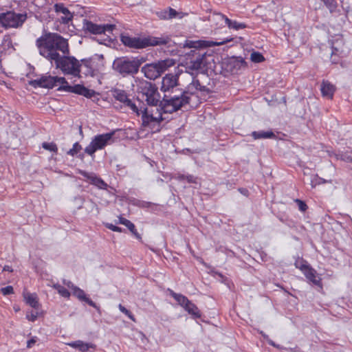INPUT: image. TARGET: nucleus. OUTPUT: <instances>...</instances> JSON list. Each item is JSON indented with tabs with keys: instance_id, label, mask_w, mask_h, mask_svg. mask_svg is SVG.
Instances as JSON below:
<instances>
[{
	"instance_id": "1",
	"label": "nucleus",
	"mask_w": 352,
	"mask_h": 352,
	"mask_svg": "<svg viewBox=\"0 0 352 352\" xmlns=\"http://www.w3.org/2000/svg\"><path fill=\"white\" fill-rule=\"evenodd\" d=\"M36 45L39 54L53 63V60L63 54H69V44L67 39L57 33H45L38 38Z\"/></svg>"
},
{
	"instance_id": "2",
	"label": "nucleus",
	"mask_w": 352,
	"mask_h": 352,
	"mask_svg": "<svg viewBox=\"0 0 352 352\" xmlns=\"http://www.w3.org/2000/svg\"><path fill=\"white\" fill-rule=\"evenodd\" d=\"M198 91L209 94L210 90L206 86L201 85L197 77H192L191 82L184 89L180 88L178 94L168 96L170 98L164 100L163 104L165 113H173L190 104L191 96Z\"/></svg>"
},
{
	"instance_id": "3",
	"label": "nucleus",
	"mask_w": 352,
	"mask_h": 352,
	"mask_svg": "<svg viewBox=\"0 0 352 352\" xmlns=\"http://www.w3.org/2000/svg\"><path fill=\"white\" fill-rule=\"evenodd\" d=\"M120 41L125 46L130 48L143 49L149 46L167 45L170 41V38L168 36L161 37L148 36L140 38L121 34Z\"/></svg>"
},
{
	"instance_id": "4",
	"label": "nucleus",
	"mask_w": 352,
	"mask_h": 352,
	"mask_svg": "<svg viewBox=\"0 0 352 352\" xmlns=\"http://www.w3.org/2000/svg\"><path fill=\"white\" fill-rule=\"evenodd\" d=\"M145 60L143 57H119L113 60L112 68L122 77L133 76L138 73L140 66Z\"/></svg>"
},
{
	"instance_id": "5",
	"label": "nucleus",
	"mask_w": 352,
	"mask_h": 352,
	"mask_svg": "<svg viewBox=\"0 0 352 352\" xmlns=\"http://www.w3.org/2000/svg\"><path fill=\"white\" fill-rule=\"evenodd\" d=\"M53 62L55 63L56 68L59 69L65 75L80 78L81 64L74 56L63 54Z\"/></svg>"
},
{
	"instance_id": "6",
	"label": "nucleus",
	"mask_w": 352,
	"mask_h": 352,
	"mask_svg": "<svg viewBox=\"0 0 352 352\" xmlns=\"http://www.w3.org/2000/svg\"><path fill=\"white\" fill-rule=\"evenodd\" d=\"M137 92L142 95L149 106H157L160 104V94L157 86L147 80H140L137 84Z\"/></svg>"
},
{
	"instance_id": "7",
	"label": "nucleus",
	"mask_w": 352,
	"mask_h": 352,
	"mask_svg": "<svg viewBox=\"0 0 352 352\" xmlns=\"http://www.w3.org/2000/svg\"><path fill=\"white\" fill-rule=\"evenodd\" d=\"M179 74L169 73L166 74L162 80L161 91L164 93V97L160 102V107L161 111L165 113L163 102L164 100L170 98L168 96L178 94L180 88L178 87Z\"/></svg>"
},
{
	"instance_id": "8",
	"label": "nucleus",
	"mask_w": 352,
	"mask_h": 352,
	"mask_svg": "<svg viewBox=\"0 0 352 352\" xmlns=\"http://www.w3.org/2000/svg\"><path fill=\"white\" fill-rule=\"evenodd\" d=\"M116 131L113 130L109 133H102L95 135L89 144L85 148V153L90 156L98 151L104 148L107 145L114 142L113 136Z\"/></svg>"
},
{
	"instance_id": "9",
	"label": "nucleus",
	"mask_w": 352,
	"mask_h": 352,
	"mask_svg": "<svg viewBox=\"0 0 352 352\" xmlns=\"http://www.w3.org/2000/svg\"><path fill=\"white\" fill-rule=\"evenodd\" d=\"M54 79L55 86L57 85V83L61 85L58 88V91L76 94L80 96H83L87 98H91L96 94V92L94 90L88 89L82 85L77 84L74 86L69 85L64 77L54 76Z\"/></svg>"
},
{
	"instance_id": "10",
	"label": "nucleus",
	"mask_w": 352,
	"mask_h": 352,
	"mask_svg": "<svg viewBox=\"0 0 352 352\" xmlns=\"http://www.w3.org/2000/svg\"><path fill=\"white\" fill-rule=\"evenodd\" d=\"M172 65H173L172 60H160L156 63L146 64L141 68V72L146 78L155 80L165 72Z\"/></svg>"
},
{
	"instance_id": "11",
	"label": "nucleus",
	"mask_w": 352,
	"mask_h": 352,
	"mask_svg": "<svg viewBox=\"0 0 352 352\" xmlns=\"http://www.w3.org/2000/svg\"><path fill=\"white\" fill-rule=\"evenodd\" d=\"M206 53L203 50L195 47L186 54L185 66L186 69L195 71L202 69L206 63Z\"/></svg>"
},
{
	"instance_id": "12",
	"label": "nucleus",
	"mask_w": 352,
	"mask_h": 352,
	"mask_svg": "<svg viewBox=\"0 0 352 352\" xmlns=\"http://www.w3.org/2000/svg\"><path fill=\"white\" fill-rule=\"evenodd\" d=\"M26 19V13H16L12 11H8L0 14V25L6 29L21 27Z\"/></svg>"
},
{
	"instance_id": "13",
	"label": "nucleus",
	"mask_w": 352,
	"mask_h": 352,
	"mask_svg": "<svg viewBox=\"0 0 352 352\" xmlns=\"http://www.w3.org/2000/svg\"><path fill=\"white\" fill-rule=\"evenodd\" d=\"M170 295L182 306L195 319L200 318L201 313L199 308L188 299V298L181 294H177L171 289H168Z\"/></svg>"
},
{
	"instance_id": "14",
	"label": "nucleus",
	"mask_w": 352,
	"mask_h": 352,
	"mask_svg": "<svg viewBox=\"0 0 352 352\" xmlns=\"http://www.w3.org/2000/svg\"><path fill=\"white\" fill-rule=\"evenodd\" d=\"M140 115L142 116V126L144 127H150L154 129L156 125H160V122L163 120L162 111L158 112V116H155L153 113L148 111V109L145 107H141L139 108Z\"/></svg>"
},
{
	"instance_id": "15",
	"label": "nucleus",
	"mask_w": 352,
	"mask_h": 352,
	"mask_svg": "<svg viewBox=\"0 0 352 352\" xmlns=\"http://www.w3.org/2000/svg\"><path fill=\"white\" fill-rule=\"evenodd\" d=\"M115 27V25L111 24L98 25L87 19H84L82 22V30L85 32H89L93 34L111 32Z\"/></svg>"
},
{
	"instance_id": "16",
	"label": "nucleus",
	"mask_w": 352,
	"mask_h": 352,
	"mask_svg": "<svg viewBox=\"0 0 352 352\" xmlns=\"http://www.w3.org/2000/svg\"><path fill=\"white\" fill-rule=\"evenodd\" d=\"M113 98L129 107L137 116H140L139 107L129 98L127 93L122 89H114L111 91Z\"/></svg>"
},
{
	"instance_id": "17",
	"label": "nucleus",
	"mask_w": 352,
	"mask_h": 352,
	"mask_svg": "<svg viewBox=\"0 0 352 352\" xmlns=\"http://www.w3.org/2000/svg\"><path fill=\"white\" fill-rule=\"evenodd\" d=\"M29 84L35 88L42 87L47 89H52L55 87V79L54 76H42L39 78L30 80L29 82Z\"/></svg>"
},
{
	"instance_id": "18",
	"label": "nucleus",
	"mask_w": 352,
	"mask_h": 352,
	"mask_svg": "<svg viewBox=\"0 0 352 352\" xmlns=\"http://www.w3.org/2000/svg\"><path fill=\"white\" fill-rule=\"evenodd\" d=\"M79 173L84 177L87 178L91 184L96 186L99 189L105 190L108 187V184L100 177H98L94 173H87L85 170H79Z\"/></svg>"
},
{
	"instance_id": "19",
	"label": "nucleus",
	"mask_w": 352,
	"mask_h": 352,
	"mask_svg": "<svg viewBox=\"0 0 352 352\" xmlns=\"http://www.w3.org/2000/svg\"><path fill=\"white\" fill-rule=\"evenodd\" d=\"M54 8L56 13H62L63 14V16L59 19V22L60 23L66 25L72 21L74 17L73 14L68 10L67 8L65 7L63 3H56Z\"/></svg>"
},
{
	"instance_id": "20",
	"label": "nucleus",
	"mask_w": 352,
	"mask_h": 352,
	"mask_svg": "<svg viewBox=\"0 0 352 352\" xmlns=\"http://www.w3.org/2000/svg\"><path fill=\"white\" fill-rule=\"evenodd\" d=\"M72 294L74 296H76L79 300L85 302L89 305L95 308L98 311H100V307L98 306L92 300L87 296L85 292L79 288L78 287H76L72 291Z\"/></svg>"
},
{
	"instance_id": "21",
	"label": "nucleus",
	"mask_w": 352,
	"mask_h": 352,
	"mask_svg": "<svg viewBox=\"0 0 352 352\" xmlns=\"http://www.w3.org/2000/svg\"><path fill=\"white\" fill-rule=\"evenodd\" d=\"M320 91L323 97L332 99L336 91V87L329 81L323 80L320 86Z\"/></svg>"
},
{
	"instance_id": "22",
	"label": "nucleus",
	"mask_w": 352,
	"mask_h": 352,
	"mask_svg": "<svg viewBox=\"0 0 352 352\" xmlns=\"http://www.w3.org/2000/svg\"><path fill=\"white\" fill-rule=\"evenodd\" d=\"M73 348L78 349L81 352H87L90 348L95 349L96 345L92 343H85L81 340L75 341L69 344Z\"/></svg>"
},
{
	"instance_id": "23",
	"label": "nucleus",
	"mask_w": 352,
	"mask_h": 352,
	"mask_svg": "<svg viewBox=\"0 0 352 352\" xmlns=\"http://www.w3.org/2000/svg\"><path fill=\"white\" fill-rule=\"evenodd\" d=\"M23 296L26 303L31 306L32 308L38 309L39 307L40 304L36 294L27 293L25 294Z\"/></svg>"
},
{
	"instance_id": "24",
	"label": "nucleus",
	"mask_w": 352,
	"mask_h": 352,
	"mask_svg": "<svg viewBox=\"0 0 352 352\" xmlns=\"http://www.w3.org/2000/svg\"><path fill=\"white\" fill-rule=\"evenodd\" d=\"M119 223L127 227L128 229L136 236L137 239H141L140 234L137 232L135 225L131 221L124 217H120Z\"/></svg>"
},
{
	"instance_id": "25",
	"label": "nucleus",
	"mask_w": 352,
	"mask_h": 352,
	"mask_svg": "<svg viewBox=\"0 0 352 352\" xmlns=\"http://www.w3.org/2000/svg\"><path fill=\"white\" fill-rule=\"evenodd\" d=\"M254 140L258 139H272L276 138L275 134L272 131H253L251 134Z\"/></svg>"
},
{
	"instance_id": "26",
	"label": "nucleus",
	"mask_w": 352,
	"mask_h": 352,
	"mask_svg": "<svg viewBox=\"0 0 352 352\" xmlns=\"http://www.w3.org/2000/svg\"><path fill=\"white\" fill-rule=\"evenodd\" d=\"M303 274L305 276V277L313 284H314L315 285H320V279H317L316 272L311 267L307 270V271H305Z\"/></svg>"
},
{
	"instance_id": "27",
	"label": "nucleus",
	"mask_w": 352,
	"mask_h": 352,
	"mask_svg": "<svg viewBox=\"0 0 352 352\" xmlns=\"http://www.w3.org/2000/svg\"><path fill=\"white\" fill-rule=\"evenodd\" d=\"M226 25H227L230 29H234L235 30L244 29L247 27L246 24L244 23H239L236 21H232L228 18L226 19Z\"/></svg>"
},
{
	"instance_id": "28",
	"label": "nucleus",
	"mask_w": 352,
	"mask_h": 352,
	"mask_svg": "<svg viewBox=\"0 0 352 352\" xmlns=\"http://www.w3.org/2000/svg\"><path fill=\"white\" fill-rule=\"evenodd\" d=\"M53 287L56 289L58 292V293L63 297L69 298L70 297V292L65 288L63 286L59 285V284H54L53 285Z\"/></svg>"
},
{
	"instance_id": "29",
	"label": "nucleus",
	"mask_w": 352,
	"mask_h": 352,
	"mask_svg": "<svg viewBox=\"0 0 352 352\" xmlns=\"http://www.w3.org/2000/svg\"><path fill=\"white\" fill-rule=\"evenodd\" d=\"M228 18L226 15L220 13L215 12L212 16V20L214 21H217V25H223L221 22H224L226 23V19Z\"/></svg>"
},
{
	"instance_id": "30",
	"label": "nucleus",
	"mask_w": 352,
	"mask_h": 352,
	"mask_svg": "<svg viewBox=\"0 0 352 352\" xmlns=\"http://www.w3.org/2000/svg\"><path fill=\"white\" fill-rule=\"evenodd\" d=\"M324 3L325 6L329 9L330 12H333L337 8V2L336 0H320Z\"/></svg>"
},
{
	"instance_id": "31",
	"label": "nucleus",
	"mask_w": 352,
	"mask_h": 352,
	"mask_svg": "<svg viewBox=\"0 0 352 352\" xmlns=\"http://www.w3.org/2000/svg\"><path fill=\"white\" fill-rule=\"evenodd\" d=\"M331 180L328 181L323 178H321L318 177L317 175L311 179V185L312 188H315L318 185L326 184V183H331Z\"/></svg>"
},
{
	"instance_id": "32",
	"label": "nucleus",
	"mask_w": 352,
	"mask_h": 352,
	"mask_svg": "<svg viewBox=\"0 0 352 352\" xmlns=\"http://www.w3.org/2000/svg\"><path fill=\"white\" fill-rule=\"evenodd\" d=\"M295 266L296 268H298L302 271V273H304L307 270H308L311 266L307 263L306 261L300 260V261H296L295 262Z\"/></svg>"
},
{
	"instance_id": "33",
	"label": "nucleus",
	"mask_w": 352,
	"mask_h": 352,
	"mask_svg": "<svg viewBox=\"0 0 352 352\" xmlns=\"http://www.w3.org/2000/svg\"><path fill=\"white\" fill-rule=\"evenodd\" d=\"M250 59L254 63H261L265 60L264 56L258 52H254L251 54Z\"/></svg>"
},
{
	"instance_id": "34",
	"label": "nucleus",
	"mask_w": 352,
	"mask_h": 352,
	"mask_svg": "<svg viewBox=\"0 0 352 352\" xmlns=\"http://www.w3.org/2000/svg\"><path fill=\"white\" fill-rule=\"evenodd\" d=\"M42 147L45 150L54 152L55 153H57L58 152V147L54 142H43L42 144Z\"/></svg>"
},
{
	"instance_id": "35",
	"label": "nucleus",
	"mask_w": 352,
	"mask_h": 352,
	"mask_svg": "<svg viewBox=\"0 0 352 352\" xmlns=\"http://www.w3.org/2000/svg\"><path fill=\"white\" fill-rule=\"evenodd\" d=\"M82 149L81 145L78 142H76L73 144V146L69 149L67 153V155L74 156Z\"/></svg>"
},
{
	"instance_id": "36",
	"label": "nucleus",
	"mask_w": 352,
	"mask_h": 352,
	"mask_svg": "<svg viewBox=\"0 0 352 352\" xmlns=\"http://www.w3.org/2000/svg\"><path fill=\"white\" fill-rule=\"evenodd\" d=\"M118 308H119L120 311L122 313H123L124 314H125L129 319H131L133 322H135V318L133 314L129 310H128L126 307H124L121 304H120L118 305Z\"/></svg>"
},
{
	"instance_id": "37",
	"label": "nucleus",
	"mask_w": 352,
	"mask_h": 352,
	"mask_svg": "<svg viewBox=\"0 0 352 352\" xmlns=\"http://www.w3.org/2000/svg\"><path fill=\"white\" fill-rule=\"evenodd\" d=\"M168 19H171L173 18L179 17L182 18L183 14L182 12H177L175 9L172 8H168Z\"/></svg>"
},
{
	"instance_id": "38",
	"label": "nucleus",
	"mask_w": 352,
	"mask_h": 352,
	"mask_svg": "<svg viewBox=\"0 0 352 352\" xmlns=\"http://www.w3.org/2000/svg\"><path fill=\"white\" fill-rule=\"evenodd\" d=\"M295 202L298 204V209L300 211L305 212L307 210L308 206L305 201H303L300 199H296L295 200Z\"/></svg>"
},
{
	"instance_id": "39",
	"label": "nucleus",
	"mask_w": 352,
	"mask_h": 352,
	"mask_svg": "<svg viewBox=\"0 0 352 352\" xmlns=\"http://www.w3.org/2000/svg\"><path fill=\"white\" fill-rule=\"evenodd\" d=\"M0 291L1 294L4 296L10 295L14 293L13 287L11 285L2 287Z\"/></svg>"
},
{
	"instance_id": "40",
	"label": "nucleus",
	"mask_w": 352,
	"mask_h": 352,
	"mask_svg": "<svg viewBox=\"0 0 352 352\" xmlns=\"http://www.w3.org/2000/svg\"><path fill=\"white\" fill-rule=\"evenodd\" d=\"M262 336L266 340V341L267 342V343L271 345V346H273L277 349H280V345L279 344H276L273 340H270L268 337L267 335L265 334L263 331H261L260 333Z\"/></svg>"
},
{
	"instance_id": "41",
	"label": "nucleus",
	"mask_w": 352,
	"mask_h": 352,
	"mask_svg": "<svg viewBox=\"0 0 352 352\" xmlns=\"http://www.w3.org/2000/svg\"><path fill=\"white\" fill-rule=\"evenodd\" d=\"M157 16L160 19H168V10H162L159 12H157Z\"/></svg>"
},
{
	"instance_id": "42",
	"label": "nucleus",
	"mask_w": 352,
	"mask_h": 352,
	"mask_svg": "<svg viewBox=\"0 0 352 352\" xmlns=\"http://www.w3.org/2000/svg\"><path fill=\"white\" fill-rule=\"evenodd\" d=\"M185 179L189 183V184H197V177H194L192 175H186Z\"/></svg>"
},
{
	"instance_id": "43",
	"label": "nucleus",
	"mask_w": 352,
	"mask_h": 352,
	"mask_svg": "<svg viewBox=\"0 0 352 352\" xmlns=\"http://www.w3.org/2000/svg\"><path fill=\"white\" fill-rule=\"evenodd\" d=\"M107 228H108L109 229H110L112 231H114V232H122V228L118 227V226H114L111 223H108L107 225Z\"/></svg>"
},
{
	"instance_id": "44",
	"label": "nucleus",
	"mask_w": 352,
	"mask_h": 352,
	"mask_svg": "<svg viewBox=\"0 0 352 352\" xmlns=\"http://www.w3.org/2000/svg\"><path fill=\"white\" fill-rule=\"evenodd\" d=\"M37 317H38V313L37 312H36V313L32 312L31 314H30V315L28 314L27 316H26L27 319L28 320H30V321H32V322L35 321L36 320Z\"/></svg>"
},
{
	"instance_id": "45",
	"label": "nucleus",
	"mask_w": 352,
	"mask_h": 352,
	"mask_svg": "<svg viewBox=\"0 0 352 352\" xmlns=\"http://www.w3.org/2000/svg\"><path fill=\"white\" fill-rule=\"evenodd\" d=\"M245 65V62L243 59H241L240 60H234V67H238L239 68H240L241 66H244Z\"/></svg>"
},
{
	"instance_id": "46",
	"label": "nucleus",
	"mask_w": 352,
	"mask_h": 352,
	"mask_svg": "<svg viewBox=\"0 0 352 352\" xmlns=\"http://www.w3.org/2000/svg\"><path fill=\"white\" fill-rule=\"evenodd\" d=\"M36 342V338H32L27 342V347L32 348Z\"/></svg>"
},
{
	"instance_id": "47",
	"label": "nucleus",
	"mask_w": 352,
	"mask_h": 352,
	"mask_svg": "<svg viewBox=\"0 0 352 352\" xmlns=\"http://www.w3.org/2000/svg\"><path fill=\"white\" fill-rule=\"evenodd\" d=\"M63 284L67 286L69 288L72 289V291L76 287L70 280H63Z\"/></svg>"
},
{
	"instance_id": "48",
	"label": "nucleus",
	"mask_w": 352,
	"mask_h": 352,
	"mask_svg": "<svg viewBox=\"0 0 352 352\" xmlns=\"http://www.w3.org/2000/svg\"><path fill=\"white\" fill-rule=\"evenodd\" d=\"M80 63L81 64V66L84 65L87 67H89L90 65V60L84 58V59L80 60Z\"/></svg>"
},
{
	"instance_id": "49",
	"label": "nucleus",
	"mask_w": 352,
	"mask_h": 352,
	"mask_svg": "<svg viewBox=\"0 0 352 352\" xmlns=\"http://www.w3.org/2000/svg\"><path fill=\"white\" fill-rule=\"evenodd\" d=\"M239 191L241 194H243V195H245V196H248V195H249V191H248V189H246V188H239Z\"/></svg>"
},
{
	"instance_id": "50",
	"label": "nucleus",
	"mask_w": 352,
	"mask_h": 352,
	"mask_svg": "<svg viewBox=\"0 0 352 352\" xmlns=\"http://www.w3.org/2000/svg\"><path fill=\"white\" fill-rule=\"evenodd\" d=\"M185 175L178 173L177 174V176H175V178L179 181H182L185 179Z\"/></svg>"
},
{
	"instance_id": "51",
	"label": "nucleus",
	"mask_w": 352,
	"mask_h": 352,
	"mask_svg": "<svg viewBox=\"0 0 352 352\" xmlns=\"http://www.w3.org/2000/svg\"><path fill=\"white\" fill-rule=\"evenodd\" d=\"M3 271H5V272H12L13 270L12 268V267L9 266V265H5L3 267Z\"/></svg>"
},
{
	"instance_id": "52",
	"label": "nucleus",
	"mask_w": 352,
	"mask_h": 352,
	"mask_svg": "<svg viewBox=\"0 0 352 352\" xmlns=\"http://www.w3.org/2000/svg\"><path fill=\"white\" fill-rule=\"evenodd\" d=\"M151 204V203L150 202L142 201L141 204H139V206L142 207H149Z\"/></svg>"
},
{
	"instance_id": "53",
	"label": "nucleus",
	"mask_w": 352,
	"mask_h": 352,
	"mask_svg": "<svg viewBox=\"0 0 352 352\" xmlns=\"http://www.w3.org/2000/svg\"><path fill=\"white\" fill-rule=\"evenodd\" d=\"M225 42H220V43H213V45H215V46H219V45H221L222 44H223Z\"/></svg>"
},
{
	"instance_id": "54",
	"label": "nucleus",
	"mask_w": 352,
	"mask_h": 352,
	"mask_svg": "<svg viewBox=\"0 0 352 352\" xmlns=\"http://www.w3.org/2000/svg\"><path fill=\"white\" fill-rule=\"evenodd\" d=\"M91 204L93 207L96 208V209H98L97 208V205L96 204V203L93 202V201H91Z\"/></svg>"
},
{
	"instance_id": "55",
	"label": "nucleus",
	"mask_w": 352,
	"mask_h": 352,
	"mask_svg": "<svg viewBox=\"0 0 352 352\" xmlns=\"http://www.w3.org/2000/svg\"><path fill=\"white\" fill-rule=\"evenodd\" d=\"M279 220H280L281 222L284 223V220H283V219L282 217H279Z\"/></svg>"
},
{
	"instance_id": "56",
	"label": "nucleus",
	"mask_w": 352,
	"mask_h": 352,
	"mask_svg": "<svg viewBox=\"0 0 352 352\" xmlns=\"http://www.w3.org/2000/svg\"><path fill=\"white\" fill-rule=\"evenodd\" d=\"M348 160L350 161V162H352V158L351 157H348Z\"/></svg>"
}]
</instances>
